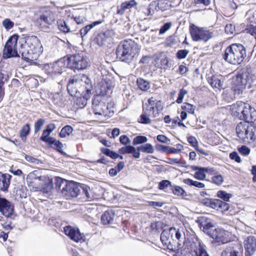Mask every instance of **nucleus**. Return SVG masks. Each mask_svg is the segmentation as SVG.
I'll return each instance as SVG.
<instances>
[{"mask_svg":"<svg viewBox=\"0 0 256 256\" xmlns=\"http://www.w3.org/2000/svg\"><path fill=\"white\" fill-rule=\"evenodd\" d=\"M238 136L244 142L256 140V126L248 122H239L236 128Z\"/></svg>","mask_w":256,"mask_h":256,"instance_id":"7","label":"nucleus"},{"mask_svg":"<svg viewBox=\"0 0 256 256\" xmlns=\"http://www.w3.org/2000/svg\"><path fill=\"white\" fill-rule=\"evenodd\" d=\"M116 33L112 29H108L104 32L98 34L94 40V42L99 46H102L110 43Z\"/></svg>","mask_w":256,"mask_h":256,"instance_id":"12","label":"nucleus"},{"mask_svg":"<svg viewBox=\"0 0 256 256\" xmlns=\"http://www.w3.org/2000/svg\"><path fill=\"white\" fill-rule=\"evenodd\" d=\"M2 206L0 208V213L6 217H10L14 212V205L12 202L6 200Z\"/></svg>","mask_w":256,"mask_h":256,"instance_id":"26","label":"nucleus"},{"mask_svg":"<svg viewBox=\"0 0 256 256\" xmlns=\"http://www.w3.org/2000/svg\"><path fill=\"white\" fill-rule=\"evenodd\" d=\"M148 141V138L146 136H136L132 141L133 145H138L142 144Z\"/></svg>","mask_w":256,"mask_h":256,"instance_id":"42","label":"nucleus"},{"mask_svg":"<svg viewBox=\"0 0 256 256\" xmlns=\"http://www.w3.org/2000/svg\"><path fill=\"white\" fill-rule=\"evenodd\" d=\"M188 93V91L184 88L181 89L178 94V97L176 100L178 104H181L182 102L184 96Z\"/></svg>","mask_w":256,"mask_h":256,"instance_id":"56","label":"nucleus"},{"mask_svg":"<svg viewBox=\"0 0 256 256\" xmlns=\"http://www.w3.org/2000/svg\"><path fill=\"white\" fill-rule=\"evenodd\" d=\"M188 53V50L186 49L180 50L177 52L176 54V56L179 60L184 59L186 57Z\"/></svg>","mask_w":256,"mask_h":256,"instance_id":"52","label":"nucleus"},{"mask_svg":"<svg viewBox=\"0 0 256 256\" xmlns=\"http://www.w3.org/2000/svg\"><path fill=\"white\" fill-rule=\"evenodd\" d=\"M212 181L213 183L217 185H220L223 182L224 178L222 175L218 174L212 176Z\"/></svg>","mask_w":256,"mask_h":256,"instance_id":"55","label":"nucleus"},{"mask_svg":"<svg viewBox=\"0 0 256 256\" xmlns=\"http://www.w3.org/2000/svg\"><path fill=\"white\" fill-rule=\"evenodd\" d=\"M208 82L213 88L218 89L222 88V84L218 76H212L210 79L208 80Z\"/></svg>","mask_w":256,"mask_h":256,"instance_id":"32","label":"nucleus"},{"mask_svg":"<svg viewBox=\"0 0 256 256\" xmlns=\"http://www.w3.org/2000/svg\"><path fill=\"white\" fill-rule=\"evenodd\" d=\"M172 26V23L170 22H168L163 24L160 28L159 30L160 34H164L167 30H168Z\"/></svg>","mask_w":256,"mask_h":256,"instance_id":"57","label":"nucleus"},{"mask_svg":"<svg viewBox=\"0 0 256 256\" xmlns=\"http://www.w3.org/2000/svg\"><path fill=\"white\" fill-rule=\"evenodd\" d=\"M50 134V132L44 130L40 139L46 143L52 142V140H54L53 138L49 136Z\"/></svg>","mask_w":256,"mask_h":256,"instance_id":"50","label":"nucleus"},{"mask_svg":"<svg viewBox=\"0 0 256 256\" xmlns=\"http://www.w3.org/2000/svg\"><path fill=\"white\" fill-rule=\"evenodd\" d=\"M80 188L82 190V193L85 195L88 200H91L93 198V196L90 194V188L88 186L82 184L80 186Z\"/></svg>","mask_w":256,"mask_h":256,"instance_id":"36","label":"nucleus"},{"mask_svg":"<svg viewBox=\"0 0 256 256\" xmlns=\"http://www.w3.org/2000/svg\"><path fill=\"white\" fill-rule=\"evenodd\" d=\"M44 124V119H39L36 121L34 126V131L35 134H37L40 131Z\"/></svg>","mask_w":256,"mask_h":256,"instance_id":"49","label":"nucleus"},{"mask_svg":"<svg viewBox=\"0 0 256 256\" xmlns=\"http://www.w3.org/2000/svg\"><path fill=\"white\" fill-rule=\"evenodd\" d=\"M154 152V148L151 144L148 143L143 144V152L152 154Z\"/></svg>","mask_w":256,"mask_h":256,"instance_id":"59","label":"nucleus"},{"mask_svg":"<svg viewBox=\"0 0 256 256\" xmlns=\"http://www.w3.org/2000/svg\"><path fill=\"white\" fill-rule=\"evenodd\" d=\"M65 198L66 199L76 197L80 192V184L74 181H68L65 179Z\"/></svg>","mask_w":256,"mask_h":256,"instance_id":"15","label":"nucleus"},{"mask_svg":"<svg viewBox=\"0 0 256 256\" xmlns=\"http://www.w3.org/2000/svg\"><path fill=\"white\" fill-rule=\"evenodd\" d=\"M245 256H252L256 250V238L253 236H249L244 241Z\"/></svg>","mask_w":256,"mask_h":256,"instance_id":"18","label":"nucleus"},{"mask_svg":"<svg viewBox=\"0 0 256 256\" xmlns=\"http://www.w3.org/2000/svg\"><path fill=\"white\" fill-rule=\"evenodd\" d=\"M171 182L168 180H162L158 183V188L160 190H164L168 187H170L172 188Z\"/></svg>","mask_w":256,"mask_h":256,"instance_id":"48","label":"nucleus"},{"mask_svg":"<svg viewBox=\"0 0 256 256\" xmlns=\"http://www.w3.org/2000/svg\"><path fill=\"white\" fill-rule=\"evenodd\" d=\"M18 40V36L16 35H13L9 38L4 50L3 55L4 58L20 56L18 50L16 48Z\"/></svg>","mask_w":256,"mask_h":256,"instance_id":"10","label":"nucleus"},{"mask_svg":"<svg viewBox=\"0 0 256 256\" xmlns=\"http://www.w3.org/2000/svg\"><path fill=\"white\" fill-rule=\"evenodd\" d=\"M54 66V64H46L44 66V70L48 75L52 76L56 74Z\"/></svg>","mask_w":256,"mask_h":256,"instance_id":"44","label":"nucleus"},{"mask_svg":"<svg viewBox=\"0 0 256 256\" xmlns=\"http://www.w3.org/2000/svg\"><path fill=\"white\" fill-rule=\"evenodd\" d=\"M74 77L69 80L67 85V90L69 94L74 97L78 94L92 91V85L88 77L84 75L82 78Z\"/></svg>","mask_w":256,"mask_h":256,"instance_id":"6","label":"nucleus"},{"mask_svg":"<svg viewBox=\"0 0 256 256\" xmlns=\"http://www.w3.org/2000/svg\"><path fill=\"white\" fill-rule=\"evenodd\" d=\"M138 4L135 0H130L126 1L120 6H117L116 14L120 16L123 15L126 10H130L132 8L136 6Z\"/></svg>","mask_w":256,"mask_h":256,"instance_id":"24","label":"nucleus"},{"mask_svg":"<svg viewBox=\"0 0 256 256\" xmlns=\"http://www.w3.org/2000/svg\"><path fill=\"white\" fill-rule=\"evenodd\" d=\"M220 200L218 199H214L212 200L210 206V208L216 209V210H219L220 204Z\"/></svg>","mask_w":256,"mask_h":256,"instance_id":"63","label":"nucleus"},{"mask_svg":"<svg viewBox=\"0 0 256 256\" xmlns=\"http://www.w3.org/2000/svg\"><path fill=\"white\" fill-rule=\"evenodd\" d=\"M10 176L9 174H4L0 179V190L5 191L7 190L10 185Z\"/></svg>","mask_w":256,"mask_h":256,"instance_id":"31","label":"nucleus"},{"mask_svg":"<svg viewBox=\"0 0 256 256\" xmlns=\"http://www.w3.org/2000/svg\"><path fill=\"white\" fill-rule=\"evenodd\" d=\"M25 159L26 160V161L30 162L35 164H42V162L40 160H38L36 158H34L33 156H31L26 155Z\"/></svg>","mask_w":256,"mask_h":256,"instance_id":"61","label":"nucleus"},{"mask_svg":"<svg viewBox=\"0 0 256 256\" xmlns=\"http://www.w3.org/2000/svg\"><path fill=\"white\" fill-rule=\"evenodd\" d=\"M46 178L42 176L38 170H34L30 172L26 178V182L29 186H40L42 184L40 181H44Z\"/></svg>","mask_w":256,"mask_h":256,"instance_id":"17","label":"nucleus"},{"mask_svg":"<svg viewBox=\"0 0 256 256\" xmlns=\"http://www.w3.org/2000/svg\"><path fill=\"white\" fill-rule=\"evenodd\" d=\"M137 86L142 91H146L150 88V82L142 78H138L136 80Z\"/></svg>","mask_w":256,"mask_h":256,"instance_id":"34","label":"nucleus"},{"mask_svg":"<svg viewBox=\"0 0 256 256\" xmlns=\"http://www.w3.org/2000/svg\"><path fill=\"white\" fill-rule=\"evenodd\" d=\"M208 170L206 168H202L200 171H196L194 174V177L198 180H204L206 178V174L205 172Z\"/></svg>","mask_w":256,"mask_h":256,"instance_id":"43","label":"nucleus"},{"mask_svg":"<svg viewBox=\"0 0 256 256\" xmlns=\"http://www.w3.org/2000/svg\"><path fill=\"white\" fill-rule=\"evenodd\" d=\"M246 106H248V104L242 101H238L232 106V110L234 112L240 117V116L244 112Z\"/></svg>","mask_w":256,"mask_h":256,"instance_id":"28","label":"nucleus"},{"mask_svg":"<svg viewBox=\"0 0 256 256\" xmlns=\"http://www.w3.org/2000/svg\"><path fill=\"white\" fill-rule=\"evenodd\" d=\"M53 140H52V142H48V144H50L52 147L56 149L60 152L62 154L64 153L62 149V144L59 141L56 140L54 138H53Z\"/></svg>","mask_w":256,"mask_h":256,"instance_id":"47","label":"nucleus"},{"mask_svg":"<svg viewBox=\"0 0 256 256\" xmlns=\"http://www.w3.org/2000/svg\"><path fill=\"white\" fill-rule=\"evenodd\" d=\"M226 232L220 228H216L210 234V237L214 239L216 242L221 244H226L228 242L226 236Z\"/></svg>","mask_w":256,"mask_h":256,"instance_id":"22","label":"nucleus"},{"mask_svg":"<svg viewBox=\"0 0 256 256\" xmlns=\"http://www.w3.org/2000/svg\"><path fill=\"white\" fill-rule=\"evenodd\" d=\"M171 190H172L173 194L178 196L184 197L187 196L184 190L180 186L172 185V186Z\"/></svg>","mask_w":256,"mask_h":256,"instance_id":"35","label":"nucleus"},{"mask_svg":"<svg viewBox=\"0 0 256 256\" xmlns=\"http://www.w3.org/2000/svg\"><path fill=\"white\" fill-rule=\"evenodd\" d=\"M246 56V49L242 44H233L226 48L222 58L230 64L238 65L243 62Z\"/></svg>","mask_w":256,"mask_h":256,"instance_id":"5","label":"nucleus"},{"mask_svg":"<svg viewBox=\"0 0 256 256\" xmlns=\"http://www.w3.org/2000/svg\"><path fill=\"white\" fill-rule=\"evenodd\" d=\"M241 120H244V122H250L256 120V111L255 109L252 108L248 104V106H245L244 112L240 116Z\"/></svg>","mask_w":256,"mask_h":256,"instance_id":"20","label":"nucleus"},{"mask_svg":"<svg viewBox=\"0 0 256 256\" xmlns=\"http://www.w3.org/2000/svg\"><path fill=\"white\" fill-rule=\"evenodd\" d=\"M100 94L102 96L108 94L112 91L111 86H109L107 82L102 84L100 86Z\"/></svg>","mask_w":256,"mask_h":256,"instance_id":"41","label":"nucleus"},{"mask_svg":"<svg viewBox=\"0 0 256 256\" xmlns=\"http://www.w3.org/2000/svg\"><path fill=\"white\" fill-rule=\"evenodd\" d=\"M66 46V53L67 58L69 56H71L77 54L76 47L72 46L68 41Z\"/></svg>","mask_w":256,"mask_h":256,"instance_id":"39","label":"nucleus"},{"mask_svg":"<svg viewBox=\"0 0 256 256\" xmlns=\"http://www.w3.org/2000/svg\"><path fill=\"white\" fill-rule=\"evenodd\" d=\"M118 152L122 154H132V156L135 158H139L140 156V152H136V148L130 145L120 148L118 150Z\"/></svg>","mask_w":256,"mask_h":256,"instance_id":"27","label":"nucleus"},{"mask_svg":"<svg viewBox=\"0 0 256 256\" xmlns=\"http://www.w3.org/2000/svg\"><path fill=\"white\" fill-rule=\"evenodd\" d=\"M92 110L94 114L96 116L108 115V107L106 102L100 100L99 97H96L92 100Z\"/></svg>","mask_w":256,"mask_h":256,"instance_id":"14","label":"nucleus"},{"mask_svg":"<svg viewBox=\"0 0 256 256\" xmlns=\"http://www.w3.org/2000/svg\"><path fill=\"white\" fill-rule=\"evenodd\" d=\"M53 64L55 72H56V74H62L64 68V58H61Z\"/></svg>","mask_w":256,"mask_h":256,"instance_id":"33","label":"nucleus"},{"mask_svg":"<svg viewBox=\"0 0 256 256\" xmlns=\"http://www.w3.org/2000/svg\"><path fill=\"white\" fill-rule=\"evenodd\" d=\"M152 116L148 114L143 112L142 114L140 116V122L143 124H149L151 122V120L150 118V117Z\"/></svg>","mask_w":256,"mask_h":256,"instance_id":"45","label":"nucleus"},{"mask_svg":"<svg viewBox=\"0 0 256 256\" xmlns=\"http://www.w3.org/2000/svg\"><path fill=\"white\" fill-rule=\"evenodd\" d=\"M2 26L7 30L11 29L14 26V23L10 19L6 18L2 21Z\"/></svg>","mask_w":256,"mask_h":256,"instance_id":"58","label":"nucleus"},{"mask_svg":"<svg viewBox=\"0 0 256 256\" xmlns=\"http://www.w3.org/2000/svg\"><path fill=\"white\" fill-rule=\"evenodd\" d=\"M65 235H66L72 240L82 243L86 241V236L81 233L78 228L70 226H65Z\"/></svg>","mask_w":256,"mask_h":256,"instance_id":"11","label":"nucleus"},{"mask_svg":"<svg viewBox=\"0 0 256 256\" xmlns=\"http://www.w3.org/2000/svg\"><path fill=\"white\" fill-rule=\"evenodd\" d=\"M182 109L186 111L190 114H194V106L189 103L185 102L182 106Z\"/></svg>","mask_w":256,"mask_h":256,"instance_id":"51","label":"nucleus"},{"mask_svg":"<svg viewBox=\"0 0 256 256\" xmlns=\"http://www.w3.org/2000/svg\"><path fill=\"white\" fill-rule=\"evenodd\" d=\"M143 112H146L154 118L158 114V108L154 107L148 104H143Z\"/></svg>","mask_w":256,"mask_h":256,"instance_id":"30","label":"nucleus"},{"mask_svg":"<svg viewBox=\"0 0 256 256\" xmlns=\"http://www.w3.org/2000/svg\"><path fill=\"white\" fill-rule=\"evenodd\" d=\"M240 246L236 243H232L224 250L221 256H241Z\"/></svg>","mask_w":256,"mask_h":256,"instance_id":"19","label":"nucleus"},{"mask_svg":"<svg viewBox=\"0 0 256 256\" xmlns=\"http://www.w3.org/2000/svg\"><path fill=\"white\" fill-rule=\"evenodd\" d=\"M203 218L200 217L198 222L199 223V226L202 231L206 234L210 236L216 228H214V225L210 222H206L203 221Z\"/></svg>","mask_w":256,"mask_h":256,"instance_id":"25","label":"nucleus"},{"mask_svg":"<svg viewBox=\"0 0 256 256\" xmlns=\"http://www.w3.org/2000/svg\"><path fill=\"white\" fill-rule=\"evenodd\" d=\"M100 150L104 154L106 155V156H110V158L112 159L117 158L118 153L114 152L113 150H110V149L105 148H100Z\"/></svg>","mask_w":256,"mask_h":256,"instance_id":"40","label":"nucleus"},{"mask_svg":"<svg viewBox=\"0 0 256 256\" xmlns=\"http://www.w3.org/2000/svg\"><path fill=\"white\" fill-rule=\"evenodd\" d=\"M157 140L161 142L170 144V140L164 135L159 134L156 137Z\"/></svg>","mask_w":256,"mask_h":256,"instance_id":"64","label":"nucleus"},{"mask_svg":"<svg viewBox=\"0 0 256 256\" xmlns=\"http://www.w3.org/2000/svg\"><path fill=\"white\" fill-rule=\"evenodd\" d=\"M103 22V20H98L95 22H94L90 24L86 25L85 26L82 28L80 30V34L82 37L85 36L90 30L94 28L95 26L100 24Z\"/></svg>","mask_w":256,"mask_h":256,"instance_id":"29","label":"nucleus"},{"mask_svg":"<svg viewBox=\"0 0 256 256\" xmlns=\"http://www.w3.org/2000/svg\"><path fill=\"white\" fill-rule=\"evenodd\" d=\"M30 131V124H26L22 128L20 132V136L23 141H26V136L28 134Z\"/></svg>","mask_w":256,"mask_h":256,"instance_id":"38","label":"nucleus"},{"mask_svg":"<svg viewBox=\"0 0 256 256\" xmlns=\"http://www.w3.org/2000/svg\"><path fill=\"white\" fill-rule=\"evenodd\" d=\"M88 64V58L82 52H78L67 58V67L74 71L86 69Z\"/></svg>","mask_w":256,"mask_h":256,"instance_id":"8","label":"nucleus"},{"mask_svg":"<svg viewBox=\"0 0 256 256\" xmlns=\"http://www.w3.org/2000/svg\"><path fill=\"white\" fill-rule=\"evenodd\" d=\"M91 94V91H86L84 93L80 92L77 96H74L76 98L74 102L80 108H82L86 105L87 101L90 98Z\"/></svg>","mask_w":256,"mask_h":256,"instance_id":"21","label":"nucleus"},{"mask_svg":"<svg viewBox=\"0 0 256 256\" xmlns=\"http://www.w3.org/2000/svg\"><path fill=\"white\" fill-rule=\"evenodd\" d=\"M254 76L250 68H246L239 70L232 80V89L234 94H242L246 86L248 88H250L254 82Z\"/></svg>","mask_w":256,"mask_h":256,"instance_id":"4","label":"nucleus"},{"mask_svg":"<svg viewBox=\"0 0 256 256\" xmlns=\"http://www.w3.org/2000/svg\"><path fill=\"white\" fill-rule=\"evenodd\" d=\"M245 32L252 36L256 40V26L250 25L244 30Z\"/></svg>","mask_w":256,"mask_h":256,"instance_id":"54","label":"nucleus"},{"mask_svg":"<svg viewBox=\"0 0 256 256\" xmlns=\"http://www.w3.org/2000/svg\"><path fill=\"white\" fill-rule=\"evenodd\" d=\"M116 213L114 210H108L101 216V222L104 225H111L114 224Z\"/></svg>","mask_w":256,"mask_h":256,"instance_id":"23","label":"nucleus"},{"mask_svg":"<svg viewBox=\"0 0 256 256\" xmlns=\"http://www.w3.org/2000/svg\"><path fill=\"white\" fill-rule=\"evenodd\" d=\"M54 20L55 17L54 13L48 8H44L38 19L40 24L44 26L51 25Z\"/></svg>","mask_w":256,"mask_h":256,"instance_id":"16","label":"nucleus"},{"mask_svg":"<svg viewBox=\"0 0 256 256\" xmlns=\"http://www.w3.org/2000/svg\"><path fill=\"white\" fill-rule=\"evenodd\" d=\"M160 240L168 250L174 252L182 248L186 242L185 234L182 230L172 227L162 232Z\"/></svg>","mask_w":256,"mask_h":256,"instance_id":"1","label":"nucleus"},{"mask_svg":"<svg viewBox=\"0 0 256 256\" xmlns=\"http://www.w3.org/2000/svg\"><path fill=\"white\" fill-rule=\"evenodd\" d=\"M190 32L192 40L196 42L202 40L206 42L212 37L213 34L212 32L209 30L194 26H190Z\"/></svg>","mask_w":256,"mask_h":256,"instance_id":"9","label":"nucleus"},{"mask_svg":"<svg viewBox=\"0 0 256 256\" xmlns=\"http://www.w3.org/2000/svg\"><path fill=\"white\" fill-rule=\"evenodd\" d=\"M43 48L39 39L34 36H32L22 41L18 48L19 54L22 58L28 62L36 60L42 52Z\"/></svg>","mask_w":256,"mask_h":256,"instance_id":"2","label":"nucleus"},{"mask_svg":"<svg viewBox=\"0 0 256 256\" xmlns=\"http://www.w3.org/2000/svg\"><path fill=\"white\" fill-rule=\"evenodd\" d=\"M184 182L188 186H194L198 188H203L204 187L205 185L204 183L193 180L190 178H186L184 180Z\"/></svg>","mask_w":256,"mask_h":256,"instance_id":"37","label":"nucleus"},{"mask_svg":"<svg viewBox=\"0 0 256 256\" xmlns=\"http://www.w3.org/2000/svg\"><path fill=\"white\" fill-rule=\"evenodd\" d=\"M136 44L132 40L120 42L116 49V58L120 61L130 64L136 60L138 54Z\"/></svg>","mask_w":256,"mask_h":256,"instance_id":"3","label":"nucleus"},{"mask_svg":"<svg viewBox=\"0 0 256 256\" xmlns=\"http://www.w3.org/2000/svg\"><path fill=\"white\" fill-rule=\"evenodd\" d=\"M53 188V184L52 182V180L48 179L47 182L46 184V186L43 188L44 192L46 193H48L50 192Z\"/></svg>","mask_w":256,"mask_h":256,"instance_id":"60","label":"nucleus"},{"mask_svg":"<svg viewBox=\"0 0 256 256\" xmlns=\"http://www.w3.org/2000/svg\"><path fill=\"white\" fill-rule=\"evenodd\" d=\"M238 150L244 156H248L250 153V149L246 146H242L238 148Z\"/></svg>","mask_w":256,"mask_h":256,"instance_id":"62","label":"nucleus"},{"mask_svg":"<svg viewBox=\"0 0 256 256\" xmlns=\"http://www.w3.org/2000/svg\"><path fill=\"white\" fill-rule=\"evenodd\" d=\"M217 196L224 200L228 202L229 201L230 198L232 196V194H228L224 190H218L217 192Z\"/></svg>","mask_w":256,"mask_h":256,"instance_id":"46","label":"nucleus"},{"mask_svg":"<svg viewBox=\"0 0 256 256\" xmlns=\"http://www.w3.org/2000/svg\"><path fill=\"white\" fill-rule=\"evenodd\" d=\"M171 64L168 58L166 57L161 59L160 60V68L163 69H167L171 67Z\"/></svg>","mask_w":256,"mask_h":256,"instance_id":"53","label":"nucleus"},{"mask_svg":"<svg viewBox=\"0 0 256 256\" xmlns=\"http://www.w3.org/2000/svg\"><path fill=\"white\" fill-rule=\"evenodd\" d=\"M188 256H210L208 248L199 238H196L193 242L192 252L188 254Z\"/></svg>","mask_w":256,"mask_h":256,"instance_id":"13","label":"nucleus"}]
</instances>
